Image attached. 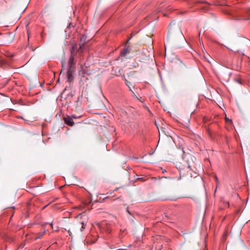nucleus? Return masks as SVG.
<instances>
[{
  "mask_svg": "<svg viewBox=\"0 0 250 250\" xmlns=\"http://www.w3.org/2000/svg\"><path fill=\"white\" fill-rule=\"evenodd\" d=\"M250 19V17L249 18L246 19V20H249Z\"/></svg>",
  "mask_w": 250,
  "mask_h": 250,
  "instance_id": "22",
  "label": "nucleus"
},
{
  "mask_svg": "<svg viewBox=\"0 0 250 250\" xmlns=\"http://www.w3.org/2000/svg\"><path fill=\"white\" fill-rule=\"evenodd\" d=\"M118 189V188H116L114 190L116 191Z\"/></svg>",
  "mask_w": 250,
  "mask_h": 250,
  "instance_id": "20",
  "label": "nucleus"
},
{
  "mask_svg": "<svg viewBox=\"0 0 250 250\" xmlns=\"http://www.w3.org/2000/svg\"><path fill=\"white\" fill-rule=\"evenodd\" d=\"M128 53H129L128 48V47H125L121 51L120 55L122 56H125L126 54H127Z\"/></svg>",
  "mask_w": 250,
  "mask_h": 250,
  "instance_id": "7",
  "label": "nucleus"
},
{
  "mask_svg": "<svg viewBox=\"0 0 250 250\" xmlns=\"http://www.w3.org/2000/svg\"><path fill=\"white\" fill-rule=\"evenodd\" d=\"M71 118H72V119H78V118H79L80 117H80H77V116H75L74 115H73L71 116Z\"/></svg>",
  "mask_w": 250,
  "mask_h": 250,
  "instance_id": "10",
  "label": "nucleus"
},
{
  "mask_svg": "<svg viewBox=\"0 0 250 250\" xmlns=\"http://www.w3.org/2000/svg\"><path fill=\"white\" fill-rule=\"evenodd\" d=\"M123 78L125 81L126 86L128 87L129 90L132 91L131 86L133 87V84L131 82L127 81L124 76L123 77Z\"/></svg>",
  "mask_w": 250,
  "mask_h": 250,
  "instance_id": "6",
  "label": "nucleus"
},
{
  "mask_svg": "<svg viewBox=\"0 0 250 250\" xmlns=\"http://www.w3.org/2000/svg\"><path fill=\"white\" fill-rule=\"evenodd\" d=\"M44 232H45V231H44V232H43L42 234V235H43V233H44Z\"/></svg>",
  "mask_w": 250,
  "mask_h": 250,
  "instance_id": "21",
  "label": "nucleus"
},
{
  "mask_svg": "<svg viewBox=\"0 0 250 250\" xmlns=\"http://www.w3.org/2000/svg\"><path fill=\"white\" fill-rule=\"evenodd\" d=\"M188 168H190V166H188Z\"/></svg>",
  "mask_w": 250,
  "mask_h": 250,
  "instance_id": "19",
  "label": "nucleus"
},
{
  "mask_svg": "<svg viewBox=\"0 0 250 250\" xmlns=\"http://www.w3.org/2000/svg\"><path fill=\"white\" fill-rule=\"evenodd\" d=\"M162 10H163V9H162V6H161L160 7H159V9H158V12H161Z\"/></svg>",
  "mask_w": 250,
  "mask_h": 250,
  "instance_id": "14",
  "label": "nucleus"
},
{
  "mask_svg": "<svg viewBox=\"0 0 250 250\" xmlns=\"http://www.w3.org/2000/svg\"><path fill=\"white\" fill-rule=\"evenodd\" d=\"M226 120H229V119H228L227 117H226Z\"/></svg>",
  "mask_w": 250,
  "mask_h": 250,
  "instance_id": "18",
  "label": "nucleus"
},
{
  "mask_svg": "<svg viewBox=\"0 0 250 250\" xmlns=\"http://www.w3.org/2000/svg\"><path fill=\"white\" fill-rule=\"evenodd\" d=\"M174 30H176L178 33L182 34L181 29L178 25L174 23H171L169 25L168 32L172 33Z\"/></svg>",
  "mask_w": 250,
  "mask_h": 250,
  "instance_id": "2",
  "label": "nucleus"
},
{
  "mask_svg": "<svg viewBox=\"0 0 250 250\" xmlns=\"http://www.w3.org/2000/svg\"><path fill=\"white\" fill-rule=\"evenodd\" d=\"M64 62H62V67L63 69L64 68Z\"/></svg>",
  "mask_w": 250,
  "mask_h": 250,
  "instance_id": "15",
  "label": "nucleus"
},
{
  "mask_svg": "<svg viewBox=\"0 0 250 250\" xmlns=\"http://www.w3.org/2000/svg\"><path fill=\"white\" fill-rule=\"evenodd\" d=\"M8 65H9L8 62L5 59H4L1 57H0V67H4Z\"/></svg>",
  "mask_w": 250,
  "mask_h": 250,
  "instance_id": "5",
  "label": "nucleus"
},
{
  "mask_svg": "<svg viewBox=\"0 0 250 250\" xmlns=\"http://www.w3.org/2000/svg\"><path fill=\"white\" fill-rule=\"evenodd\" d=\"M71 25V23H69V25L68 26V27H69Z\"/></svg>",
  "mask_w": 250,
  "mask_h": 250,
  "instance_id": "17",
  "label": "nucleus"
},
{
  "mask_svg": "<svg viewBox=\"0 0 250 250\" xmlns=\"http://www.w3.org/2000/svg\"><path fill=\"white\" fill-rule=\"evenodd\" d=\"M63 120L65 124L69 126H73L74 124V123L72 120V118L70 117H66L63 118Z\"/></svg>",
  "mask_w": 250,
  "mask_h": 250,
  "instance_id": "4",
  "label": "nucleus"
},
{
  "mask_svg": "<svg viewBox=\"0 0 250 250\" xmlns=\"http://www.w3.org/2000/svg\"><path fill=\"white\" fill-rule=\"evenodd\" d=\"M84 214V213H83V214H79V215H78L77 216V218H82V216H83V214Z\"/></svg>",
  "mask_w": 250,
  "mask_h": 250,
  "instance_id": "13",
  "label": "nucleus"
},
{
  "mask_svg": "<svg viewBox=\"0 0 250 250\" xmlns=\"http://www.w3.org/2000/svg\"><path fill=\"white\" fill-rule=\"evenodd\" d=\"M224 204L225 207H227L228 208L229 207V203L228 202H224Z\"/></svg>",
  "mask_w": 250,
  "mask_h": 250,
  "instance_id": "9",
  "label": "nucleus"
},
{
  "mask_svg": "<svg viewBox=\"0 0 250 250\" xmlns=\"http://www.w3.org/2000/svg\"><path fill=\"white\" fill-rule=\"evenodd\" d=\"M131 92L132 93V95L134 97L137 98L138 99V97H137V96L135 95V93L133 91V90H132V91H131Z\"/></svg>",
  "mask_w": 250,
  "mask_h": 250,
  "instance_id": "11",
  "label": "nucleus"
},
{
  "mask_svg": "<svg viewBox=\"0 0 250 250\" xmlns=\"http://www.w3.org/2000/svg\"><path fill=\"white\" fill-rule=\"evenodd\" d=\"M81 224L82 225V228L81 229V231H83L84 229H85V227L86 226V224L84 223V222H81Z\"/></svg>",
  "mask_w": 250,
  "mask_h": 250,
  "instance_id": "8",
  "label": "nucleus"
},
{
  "mask_svg": "<svg viewBox=\"0 0 250 250\" xmlns=\"http://www.w3.org/2000/svg\"><path fill=\"white\" fill-rule=\"evenodd\" d=\"M49 225H50V226H52V224H51V223H50V224H49Z\"/></svg>",
  "mask_w": 250,
  "mask_h": 250,
  "instance_id": "23",
  "label": "nucleus"
},
{
  "mask_svg": "<svg viewBox=\"0 0 250 250\" xmlns=\"http://www.w3.org/2000/svg\"><path fill=\"white\" fill-rule=\"evenodd\" d=\"M235 81L239 84L242 83L241 81L240 80L236 79L235 80Z\"/></svg>",
  "mask_w": 250,
  "mask_h": 250,
  "instance_id": "12",
  "label": "nucleus"
},
{
  "mask_svg": "<svg viewBox=\"0 0 250 250\" xmlns=\"http://www.w3.org/2000/svg\"><path fill=\"white\" fill-rule=\"evenodd\" d=\"M164 16H167V15L166 14H164Z\"/></svg>",
  "mask_w": 250,
  "mask_h": 250,
  "instance_id": "16",
  "label": "nucleus"
},
{
  "mask_svg": "<svg viewBox=\"0 0 250 250\" xmlns=\"http://www.w3.org/2000/svg\"><path fill=\"white\" fill-rule=\"evenodd\" d=\"M78 53V47L76 44H73L70 48V56L68 61V68L67 70V77L68 82H71L74 78V74L76 70L74 58Z\"/></svg>",
  "mask_w": 250,
  "mask_h": 250,
  "instance_id": "1",
  "label": "nucleus"
},
{
  "mask_svg": "<svg viewBox=\"0 0 250 250\" xmlns=\"http://www.w3.org/2000/svg\"><path fill=\"white\" fill-rule=\"evenodd\" d=\"M6 213V216H9V219H12L14 213V208L11 207L8 208L7 210L4 212V214Z\"/></svg>",
  "mask_w": 250,
  "mask_h": 250,
  "instance_id": "3",
  "label": "nucleus"
}]
</instances>
